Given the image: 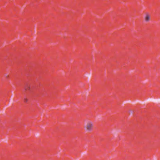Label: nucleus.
Here are the masks:
<instances>
[{"label": "nucleus", "instance_id": "obj_1", "mask_svg": "<svg viewBox=\"0 0 160 160\" xmlns=\"http://www.w3.org/2000/svg\"><path fill=\"white\" fill-rule=\"evenodd\" d=\"M93 124L92 122H88L86 128L89 131H91L92 129Z\"/></svg>", "mask_w": 160, "mask_h": 160}, {"label": "nucleus", "instance_id": "obj_2", "mask_svg": "<svg viewBox=\"0 0 160 160\" xmlns=\"http://www.w3.org/2000/svg\"><path fill=\"white\" fill-rule=\"evenodd\" d=\"M151 16L150 14L146 13L144 17V19L146 22H148L150 19Z\"/></svg>", "mask_w": 160, "mask_h": 160}, {"label": "nucleus", "instance_id": "obj_3", "mask_svg": "<svg viewBox=\"0 0 160 160\" xmlns=\"http://www.w3.org/2000/svg\"><path fill=\"white\" fill-rule=\"evenodd\" d=\"M27 100L26 99H25V102H27Z\"/></svg>", "mask_w": 160, "mask_h": 160}]
</instances>
